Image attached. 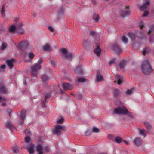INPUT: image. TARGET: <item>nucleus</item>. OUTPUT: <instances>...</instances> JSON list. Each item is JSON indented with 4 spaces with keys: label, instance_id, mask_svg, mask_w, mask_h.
<instances>
[{
    "label": "nucleus",
    "instance_id": "nucleus-1",
    "mask_svg": "<svg viewBox=\"0 0 154 154\" xmlns=\"http://www.w3.org/2000/svg\"><path fill=\"white\" fill-rule=\"evenodd\" d=\"M141 68L143 72L145 75H149L152 71L151 66L149 61L146 59L143 62L141 65Z\"/></svg>",
    "mask_w": 154,
    "mask_h": 154
},
{
    "label": "nucleus",
    "instance_id": "nucleus-2",
    "mask_svg": "<svg viewBox=\"0 0 154 154\" xmlns=\"http://www.w3.org/2000/svg\"><path fill=\"white\" fill-rule=\"evenodd\" d=\"M43 60L40 59L39 60L37 63L34 64L31 67V69L32 71V75L34 76L36 75V72L39 70L41 67V64L43 63Z\"/></svg>",
    "mask_w": 154,
    "mask_h": 154
},
{
    "label": "nucleus",
    "instance_id": "nucleus-3",
    "mask_svg": "<svg viewBox=\"0 0 154 154\" xmlns=\"http://www.w3.org/2000/svg\"><path fill=\"white\" fill-rule=\"evenodd\" d=\"M150 1L149 0H146L145 3L140 7V10L144 11V14L142 15L143 17L147 16L149 12L148 11V8L150 5Z\"/></svg>",
    "mask_w": 154,
    "mask_h": 154
},
{
    "label": "nucleus",
    "instance_id": "nucleus-4",
    "mask_svg": "<svg viewBox=\"0 0 154 154\" xmlns=\"http://www.w3.org/2000/svg\"><path fill=\"white\" fill-rule=\"evenodd\" d=\"M114 113L116 114L126 115L129 112L126 108L123 107H119L115 109Z\"/></svg>",
    "mask_w": 154,
    "mask_h": 154
},
{
    "label": "nucleus",
    "instance_id": "nucleus-5",
    "mask_svg": "<svg viewBox=\"0 0 154 154\" xmlns=\"http://www.w3.org/2000/svg\"><path fill=\"white\" fill-rule=\"evenodd\" d=\"M65 128V127L62 126L60 125H56L55 127V129L54 130L53 133L54 134L57 135H60L61 134V131L64 130Z\"/></svg>",
    "mask_w": 154,
    "mask_h": 154
},
{
    "label": "nucleus",
    "instance_id": "nucleus-6",
    "mask_svg": "<svg viewBox=\"0 0 154 154\" xmlns=\"http://www.w3.org/2000/svg\"><path fill=\"white\" fill-rule=\"evenodd\" d=\"M26 111L23 110L21 112H19L20 115V117L21 120L20 122V124L22 125L24 123V120L25 119L26 115Z\"/></svg>",
    "mask_w": 154,
    "mask_h": 154
},
{
    "label": "nucleus",
    "instance_id": "nucleus-7",
    "mask_svg": "<svg viewBox=\"0 0 154 154\" xmlns=\"http://www.w3.org/2000/svg\"><path fill=\"white\" fill-rule=\"evenodd\" d=\"M28 147H26V149L30 154L33 153L34 152V145L31 143H29Z\"/></svg>",
    "mask_w": 154,
    "mask_h": 154
},
{
    "label": "nucleus",
    "instance_id": "nucleus-8",
    "mask_svg": "<svg viewBox=\"0 0 154 154\" xmlns=\"http://www.w3.org/2000/svg\"><path fill=\"white\" fill-rule=\"evenodd\" d=\"M28 45V42L27 41L21 42L19 44V48L22 50L23 48L27 47Z\"/></svg>",
    "mask_w": 154,
    "mask_h": 154
},
{
    "label": "nucleus",
    "instance_id": "nucleus-9",
    "mask_svg": "<svg viewBox=\"0 0 154 154\" xmlns=\"http://www.w3.org/2000/svg\"><path fill=\"white\" fill-rule=\"evenodd\" d=\"M133 143L137 146H140L142 144V140L139 137H137L133 140Z\"/></svg>",
    "mask_w": 154,
    "mask_h": 154
},
{
    "label": "nucleus",
    "instance_id": "nucleus-10",
    "mask_svg": "<svg viewBox=\"0 0 154 154\" xmlns=\"http://www.w3.org/2000/svg\"><path fill=\"white\" fill-rule=\"evenodd\" d=\"M74 72L77 75L82 74L83 73V71L82 69V66H79L75 69Z\"/></svg>",
    "mask_w": 154,
    "mask_h": 154
},
{
    "label": "nucleus",
    "instance_id": "nucleus-11",
    "mask_svg": "<svg viewBox=\"0 0 154 154\" xmlns=\"http://www.w3.org/2000/svg\"><path fill=\"white\" fill-rule=\"evenodd\" d=\"M62 86L65 90H70L72 88V86L69 83H63Z\"/></svg>",
    "mask_w": 154,
    "mask_h": 154
},
{
    "label": "nucleus",
    "instance_id": "nucleus-12",
    "mask_svg": "<svg viewBox=\"0 0 154 154\" xmlns=\"http://www.w3.org/2000/svg\"><path fill=\"white\" fill-rule=\"evenodd\" d=\"M129 7L127 6L126 7V8L127 9L124 12L121 13V16L122 17H125L129 14H130V11L129 9Z\"/></svg>",
    "mask_w": 154,
    "mask_h": 154
},
{
    "label": "nucleus",
    "instance_id": "nucleus-13",
    "mask_svg": "<svg viewBox=\"0 0 154 154\" xmlns=\"http://www.w3.org/2000/svg\"><path fill=\"white\" fill-rule=\"evenodd\" d=\"M14 62V59L8 60H6V63L7 65L10 68H12L13 66V63Z\"/></svg>",
    "mask_w": 154,
    "mask_h": 154
},
{
    "label": "nucleus",
    "instance_id": "nucleus-14",
    "mask_svg": "<svg viewBox=\"0 0 154 154\" xmlns=\"http://www.w3.org/2000/svg\"><path fill=\"white\" fill-rule=\"evenodd\" d=\"M114 50L118 53H120L122 52V50L119 45L115 44L113 46Z\"/></svg>",
    "mask_w": 154,
    "mask_h": 154
},
{
    "label": "nucleus",
    "instance_id": "nucleus-15",
    "mask_svg": "<svg viewBox=\"0 0 154 154\" xmlns=\"http://www.w3.org/2000/svg\"><path fill=\"white\" fill-rule=\"evenodd\" d=\"M43 149V147L41 145H38L36 146V150L38 152V154H43L42 150Z\"/></svg>",
    "mask_w": 154,
    "mask_h": 154
},
{
    "label": "nucleus",
    "instance_id": "nucleus-16",
    "mask_svg": "<svg viewBox=\"0 0 154 154\" xmlns=\"http://www.w3.org/2000/svg\"><path fill=\"white\" fill-rule=\"evenodd\" d=\"M5 125L6 128H8L10 130H12L14 128V127L10 122H6Z\"/></svg>",
    "mask_w": 154,
    "mask_h": 154
},
{
    "label": "nucleus",
    "instance_id": "nucleus-17",
    "mask_svg": "<svg viewBox=\"0 0 154 154\" xmlns=\"http://www.w3.org/2000/svg\"><path fill=\"white\" fill-rule=\"evenodd\" d=\"M101 50L99 45H97V48L94 50V52L95 54L97 56L100 55Z\"/></svg>",
    "mask_w": 154,
    "mask_h": 154
},
{
    "label": "nucleus",
    "instance_id": "nucleus-18",
    "mask_svg": "<svg viewBox=\"0 0 154 154\" xmlns=\"http://www.w3.org/2000/svg\"><path fill=\"white\" fill-rule=\"evenodd\" d=\"M120 94V91L117 89H115L113 91V95L116 97H118Z\"/></svg>",
    "mask_w": 154,
    "mask_h": 154
},
{
    "label": "nucleus",
    "instance_id": "nucleus-19",
    "mask_svg": "<svg viewBox=\"0 0 154 154\" xmlns=\"http://www.w3.org/2000/svg\"><path fill=\"white\" fill-rule=\"evenodd\" d=\"M43 49L45 51H50L51 48L49 44H46L43 47Z\"/></svg>",
    "mask_w": 154,
    "mask_h": 154
},
{
    "label": "nucleus",
    "instance_id": "nucleus-20",
    "mask_svg": "<svg viewBox=\"0 0 154 154\" xmlns=\"http://www.w3.org/2000/svg\"><path fill=\"white\" fill-rule=\"evenodd\" d=\"M103 76L97 74L96 76V80L97 82H99L103 80Z\"/></svg>",
    "mask_w": 154,
    "mask_h": 154
},
{
    "label": "nucleus",
    "instance_id": "nucleus-21",
    "mask_svg": "<svg viewBox=\"0 0 154 154\" xmlns=\"http://www.w3.org/2000/svg\"><path fill=\"white\" fill-rule=\"evenodd\" d=\"M7 46V44L5 42H3L1 45V46L0 48V50H4L6 49Z\"/></svg>",
    "mask_w": 154,
    "mask_h": 154
},
{
    "label": "nucleus",
    "instance_id": "nucleus-22",
    "mask_svg": "<svg viewBox=\"0 0 154 154\" xmlns=\"http://www.w3.org/2000/svg\"><path fill=\"white\" fill-rule=\"evenodd\" d=\"M7 91L6 88L4 86H2L0 88V92L2 93H5Z\"/></svg>",
    "mask_w": 154,
    "mask_h": 154
},
{
    "label": "nucleus",
    "instance_id": "nucleus-23",
    "mask_svg": "<svg viewBox=\"0 0 154 154\" xmlns=\"http://www.w3.org/2000/svg\"><path fill=\"white\" fill-rule=\"evenodd\" d=\"M126 63V61L125 60H123L121 61L119 64V66L120 68L123 69L124 66H125Z\"/></svg>",
    "mask_w": 154,
    "mask_h": 154
},
{
    "label": "nucleus",
    "instance_id": "nucleus-24",
    "mask_svg": "<svg viewBox=\"0 0 154 154\" xmlns=\"http://www.w3.org/2000/svg\"><path fill=\"white\" fill-rule=\"evenodd\" d=\"M41 78L43 81L46 82L48 79V77L45 74H43L41 76Z\"/></svg>",
    "mask_w": 154,
    "mask_h": 154
},
{
    "label": "nucleus",
    "instance_id": "nucleus-25",
    "mask_svg": "<svg viewBox=\"0 0 154 154\" xmlns=\"http://www.w3.org/2000/svg\"><path fill=\"white\" fill-rule=\"evenodd\" d=\"M128 36L131 38V40H134L135 38V36L134 34L129 32L128 34Z\"/></svg>",
    "mask_w": 154,
    "mask_h": 154
},
{
    "label": "nucleus",
    "instance_id": "nucleus-26",
    "mask_svg": "<svg viewBox=\"0 0 154 154\" xmlns=\"http://www.w3.org/2000/svg\"><path fill=\"white\" fill-rule=\"evenodd\" d=\"M20 147L17 146H15L13 148V152L15 153H17L19 151Z\"/></svg>",
    "mask_w": 154,
    "mask_h": 154
},
{
    "label": "nucleus",
    "instance_id": "nucleus-27",
    "mask_svg": "<svg viewBox=\"0 0 154 154\" xmlns=\"http://www.w3.org/2000/svg\"><path fill=\"white\" fill-rule=\"evenodd\" d=\"M144 124L148 129H150L152 127L151 125L148 122H145Z\"/></svg>",
    "mask_w": 154,
    "mask_h": 154
},
{
    "label": "nucleus",
    "instance_id": "nucleus-28",
    "mask_svg": "<svg viewBox=\"0 0 154 154\" xmlns=\"http://www.w3.org/2000/svg\"><path fill=\"white\" fill-rule=\"evenodd\" d=\"M145 130H142L141 129H140L139 130V133L141 135L144 136V137H145L146 136V134L145 133Z\"/></svg>",
    "mask_w": 154,
    "mask_h": 154
},
{
    "label": "nucleus",
    "instance_id": "nucleus-29",
    "mask_svg": "<svg viewBox=\"0 0 154 154\" xmlns=\"http://www.w3.org/2000/svg\"><path fill=\"white\" fill-rule=\"evenodd\" d=\"M116 77L118 80V84L119 85H120L122 82V81L121 80L122 78L119 75H117Z\"/></svg>",
    "mask_w": 154,
    "mask_h": 154
},
{
    "label": "nucleus",
    "instance_id": "nucleus-30",
    "mask_svg": "<svg viewBox=\"0 0 154 154\" xmlns=\"http://www.w3.org/2000/svg\"><path fill=\"white\" fill-rule=\"evenodd\" d=\"M16 29V27L14 26H12L9 29V31L10 32H14Z\"/></svg>",
    "mask_w": 154,
    "mask_h": 154
},
{
    "label": "nucleus",
    "instance_id": "nucleus-31",
    "mask_svg": "<svg viewBox=\"0 0 154 154\" xmlns=\"http://www.w3.org/2000/svg\"><path fill=\"white\" fill-rule=\"evenodd\" d=\"M77 80L79 82H84L85 81L86 79L84 78L79 77L78 78Z\"/></svg>",
    "mask_w": 154,
    "mask_h": 154
},
{
    "label": "nucleus",
    "instance_id": "nucleus-32",
    "mask_svg": "<svg viewBox=\"0 0 154 154\" xmlns=\"http://www.w3.org/2000/svg\"><path fill=\"white\" fill-rule=\"evenodd\" d=\"M122 41L125 43L126 44L128 42V39L125 36H123L122 37Z\"/></svg>",
    "mask_w": 154,
    "mask_h": 154
},
{
    "label": "nucleus",
    "instance_id": "nucleus-33",
    "mask_svg": "<svg viewBox=\"0 0 154 154\" xmlns=\"http://www.w3.org/2000/svg\"><path fill=\"white\" fill-rule=\"evenodd\" d=\"M65 57L66 58L68 59H70L72 57V53H70L68 54H66L65 55Z\"/></svg>",
    "mask_w": 154,
    "mask_h": 154
},
{
    "label": "nucleus",
    "instance_id": "nucleus-34",
    "mask_svg": "<svg viewBox=\"0 0 154 154\" xmlns=\"http://www.w3.org/2000/svg\"><path fill=\"white\" fill-rule=\"evenodd\" d=\"M122 140V139L120 137H117L115 139L116 142L117 143H120Z\"/></svg>",
    "mask_w": 154,
    "mask_h": 154
},
{
    "label": "nucleus",
    "instance_id": "nucleus-35",
    "mask_svg": "<svg viewBox=\"0 0 154 154\" xmlns=\"http://www.w3.org/2000/svg\"><path fill=\"white\" fill-rule=\"evenodd\" d=\"M34 57V54L32 53H30L29 54V57L31 60H32Z\"/></svg>",
    "mask_w": 154,
    "mask_h": 154
},
{
    "label": "nucleus",
    "instance_id": "nucleus-36",
    "mask_svg": "<svg viewBox=\"0 0 154 154\" xmlns=\"http://www.w3.org/2000/svg\"><path fill=\"white\" fill-rule=\"evenodd\" d=\"M100 130L99 129L95 127H93L92 129V131L94 132L97 133Z\"/></svg>",
    "mask_w": 154,
    "mask_h": 154
},
{
    "label": "nucleus",
    "instance_id": "nucleus-37",
    "mask_svg": "<svg viewBox=\"0 0 154 154\" xmlns=\"http://www.w3.org/2000/svg\"><path fill=\"white\" fill-rule=\"evenodd\" d=\"M30 138L29 136L26 137L25 139V142L27 143H29V142L30 140Z\"/></svg>",
    "mask_w": 154,
    "mask_h": 154
},
{
    "label": "nucleus",
    "instance_id": "nucleus-38",
    "mask_svg": "<svg viewBox=\"0 0 154 154\" xmlns=\"http://www.w3.org/2000/svg\"><path fill=\"white\" fill-rule=\"evenodd\" d=\"M61 51L62 53L65 55L67 54V51L65 48H63L61 49Z\"/></svg>",
    "mask_w": 154,
    "mask_h": 154
},
{
    "label": "nucleus",
    "instance_id": "nucleus-39",
    "mask_svg": "<svg viewBox=\"0 0 154 154\" xmlns=\"http://www.w3.org/2000/svg\"><path fill=\"white\" fill-rule=\"evenodd\" d=\"M116 61V60L115 59H113L111 60L109 62V64L110 65H111L112 64L115 63Z\"/></svg>",
    "mask_w": 154,
    "mask_h": 154
},
{
    "label": "nucleus",
    "instance_id": "nucleus-40",
    "mask_svg": "<svg viewBox=\"0 0 154 154\" xmlns=\"http://www.w3.org/2000/svg\"><path fill=\"white\" fill-rule=\"evenodd\" d=\"M7 112L8 113V114L9 116L10 117H11V113L12 112V110L10 109H8L7 110Z\"/></svg>",
    "mask_w": 154,
    "mask_h": 154
},
{
    "label": "nucleus",
    "instance_id": "nucleus-41",
    "mask_svg": "<svg viewBox=\"0 0 154 154\" xmlns=\"http://www.w3.org/2000/svg\"><path fill=\"white\" fill-rule=\"evenodd\" d=\"M46 100L45 98V100H42V106L43 107H45V103H46Z\"/></svg>",
    "mask_w": 154,
    "mask_h": 154
},
{
    "label": "nucleus",
    "instance_id": "nucleus-42",
    "mask_svg": "<svg viewBox=\"0 0 154 154\" xmlns=\"http://www.w3.org/2000/svg\"><path fill=\"white\" fill-rule=\"evenodd\" d=\"M50 94L49 93H47L45 94V99L49 98L50 97Z\"/></svg>",
    "mask_w": 154,
    "mask_h": 154
},
{
    "label": "nucleus",
    "instance_id": "nucleus-43",
    "mask_svg": "<svg viewBox=\"0 0 154 154\" xmlns=\"http://www.w3.org/2000/svg\"><path fill=\"white\" fill-rule=\"evenodd\" d=\"M64 121V119L63 118H61L60 119L58 120L57 121V122L58 124L62 123Z\"/></svg>",
    "mask_w": 154,
    "mask_h": 154
},
{
    "label": "nucleus",
    "instance_id": "nucleus-44",
    "mask_svg": "<svg viewBox=\"0 0 154 154\" xmlns=\"http://www.w3.org/2000/svg\"><path fill=\"white\" fill-rule=\"evenodd\" d=\"M132 91V89L128 90L126 92V94L127 95H129L131 94Z\"/></svg>",
    "mask_w": 154,
    "mask_h": 154
},
{
    "label": "nucleus",
    "instance_id": "nucleus-45",
    "mask_svg": "<svg viewBox=\"0 0 154 154\" xmlns=\"http://www.w3.org/2000/svg\"><path fill=\"white\" fill-rule=\"evenodd\" d=\"M44 151L46 152H48L49 151V148L48 146H46L44 149Z\"/></svg>",
    "mask_w": 154,
    "mask_h": 154
},
{
    "label": "nucleus",
    "instance_id": "nucleus-46",
    "mask_svg": "<svg viewBox=\"0 0 154 154\" xmlns=\"http://www.w3.org/2000/svg\"><path fill=\"white\" fill-rule=\"evenodd\" d=\"M148 52V50H147V49H144L143 51H142V53H143V54L145 55L146 54V53H147Z\"/></svg>",
    "mask_w": 154,
    "mask_h": 154
},
{
    "label": "nucleus",
    "instance_id": "nucleus-47",
    "mask_svg": "<svg viewBox=\"0 0 154 154\" xmlns=\"http://www.w3.org/2000/svg\"><path fill=\"white\" fill-rule=\"evenodd\" d=\"M76 98L78 99L81 100L83 99V96L81 95H78Z\"/></svg>",
    "mask_w": 154,
    "mask_h": 154
},
{
    "label": "nucleus",
    "instance_id": "nucleus-48",
    "mask_svg": "<svg viewBox=\"0 0 154 154\" xmlns=\"http://www.w3.org/2000/svg\"><path fill=\"white\" fill-rule=\"evenodd\" d=\"M5 12V10L4 9V6H3L1 11V13L2 15L4 16Z\"/></svg>",
    "mask_w": 154,
    "mask_h": 154
},
{
    "label": "nucleus",
    "instance_id": "nucleus-49",
    "mask_svg": "<svg viewBox=\"0 0 154 154\" xmlns=\"http://www.w3.org/2000/svg\"><path fill=\"white\" fill-rule=\"evenodd\" d=\"M100 19V17L98 15H97L96 18H95V20L96 22H98Z\"/></svg>",
    "mask_w": 154,
    "mask_h": 154
},
{
    "label": "nucleus",
    "instance_id": "nucleus-50",
    "mask_svg": "<svg viewBox=\"0 0 154 154\" xmlns=\"http://www.w3.org/2000/svg\"><path fill=\"white\" fill-rule=\"evenodd\" d=\"M95 34V32L93 31H91L90 32V35L91 36H94Z\"/></svg>",
    "mask_w": 154,
    "mask_h": 154
},
{
    "label": "nucleus",
    "instance_id": "nucleus-51",
    "mask_svg": "<svg viewBox=\"0 0 154 154\" xmlns=\"http://www.w3.org/2000/svg\"><path fill=\"white\" fill-rule=\"evenodd\" d=\"M48 29L49 30H50L51 31V32H53V31H54V29L52 28V27L51 26H49L48 27Z\"/></svg>",
    "mask_w": 154,
    "mask_h": 154
},
{
    "label": "nucleus",
    "instance_id": "nucleus-52",
    "mask_svg": "<svg viewBox=\"0 0 154 154\" xmlns=\"http://www.w3.org/2000/svg\"><path fill=\"white\" fill-rule=\"evenodd\" d=\"M6 67V65L5 64H3L1 66L0 68L2 69H4Z\"/></svg>",
    "mask_w": 154,
    "mask_h": 154
},
{
    "label": "nucleus",
    "instance_id": "nucleus-53",
    "mask_svg": "<svg viewBox=\"0 0 154 154\" xmlns=\"http://www.w3.org/2000/svg\"><path fill=\"white\" fill-rule=\"evenodd\" d=\"M23 26L22 23H20L19 25V27L20 28L21 27Z\"/></svg>",
    "mask_w": 154,
    "mask_h": 154
},
{
    "label": "nucleus",
    "instance_id": "nucleus-54",
    "mask_svg": "<svg viewBox=\"0 0 154 154\" xmlns=\"http://www.w3.org/2000/svg\"><path fill=\"white\" fill-rule=\"evenodd\" d=\"M88 131L86 132L85 133V135L86 136H88L90 134H88Z\"/></svg>",
    "mask_w": 154,
    "mask_h": 154
},
{
    "label": "nucleus",
    "instance_id": "nucleus-55",
    "mask_svg": "<svg viewBox=\"0 0 154 154\" xmlns=\"http://www.w3.org/2000/svg\"><path fill=\"white\" fill-rule=\"evenodd\" d=\"M152 32V31L151 30H149L148 32V34L149 35Z\"/></svg>",
    "mask_w": 154,
    "mask_h": 154
},
{
    "label": "nucleus",
    "instance_id": "nucleus-56",
    "mask_svg": "<svg viewBox=\"0 0 154 154\" xmlns=\"http://www.w3.org/2000/svg\"><path fill=\"white\" fill-rule=\"evenodd\" d=\"M6 105V103H2V106H5Z\"/></svg>",
    "mask_w": 154,
    "mask_h": 154
},
{
    "label": "nucleus",
    "instance_id": "nucleus-57",
    "mask_svg": "<svg viewBox=\"0 0 154 154\" xmlns=\"http://www.w3.org/2000/svg\"><path fill=\"white\" fill-rule=\"evenodd\" d=\"M3 100V99L2 98V97L0 96V102H1Z\"/></svg>",
    "mask_w": 154,
    "mask_h": 154
},
{
    "label": "nucleus",
    "instance_id": "nucleus-58",
    "mask_svg": "<svg viewBox=\"0 0 154 154\" xmlns=\"http://www.w3.org/2000/svg\"><path fill=\"white\" fill-rule=\"evenodd\" d=\"M143 26H144L143 25H141L140 26V28L141 29H142L143 28Z\"/></svg>",
    "mask_w": 154,
    "mask_h": 154
},
{
    "label": "nucleus",
    "instance_id": "nucleus-59",
    "mask_svg": "<svg viewBox=\"0 0 154 154\" xmlns=\"http://www.w3.org/2000/svg\"><path fill=\"white\" fill-rule=\"evenodd\" d=\"M124 142L126 144H128V143L125 140L124 141Z\"/></svg>",
    "mask_w": 154,
    "mask_h": 154
},
{
    "label": "nucleus",
    "instance_id": "nucleus-60",
    "mask_svg": "<svg viewBox=\"0 0 154 154\" xmlns=\"http://www.w3.org/2000/svg\"><path fill=\"white\" fill-rule=\"evenodd\" d=\"M60 91L61 93L62 94H63L64 93L63 92L61 89H60Z\"/></svg>",
    "mask_w": 154,
    "mask_h": 154
},
{
    "label": "nucleus",
    "instance_id": "nucleus-61",
    "mask_svg": "<svg viewBox=\"0 0 154 154\" xmlns=\"http://www.w3.org/2000/svg\"><path fill=\"white\" fill-rule=\"evenodd\" d=\"M27 129H26L24 131V132L25 133H26L27 132Z\"/></svg>",
    "mask_w": 154,
    "mask_h": 154
},
{
    "label": "nucleus",
    "instance_id": "nucleus-62",
    "mask_svg": "<svg viewBox=\"0 0 154 154\" xmlns=\"http://www.w3.org/2000/svg\"><path fill=\"white\" fill-rule=\"evenodd\" d=\"M27 133H29V134H30V132L29 131H28L27 132Z\"/></svg>",
    "mask_w": 154,
    "mask_h": 154
},
{
    "label": "nucleus",
    "instance_id": "nucleus-63",
    "mask_svg": "<svg viewBox=\"0 0 154 154\" xmlns=\"http://www.w3.org/2000/svg\"><path fill=\"white\" fill-rule=\"evenodd\" d=\"M51 63L52 64H54V62L53 61H52L51 62Z\"/></svg>",
    "mask_w": 154,
    "mask_h": 154
},
{
    "label": "nucleus",
    "instance_id": "nucleus-64",
    "mask_svg": "<svg viewBox=\"0 0 154 154\" xmlns=\"http://www.w3.org/2000/svg\"><path fill=\"white\" fill-rule=\"evenodd\" d=\"M17 20H18V19H17V18H16L15 19V21H17Z\"/></svg>",
    "mask_w": 154,
    "mask_h": 154
}]
</instances>
